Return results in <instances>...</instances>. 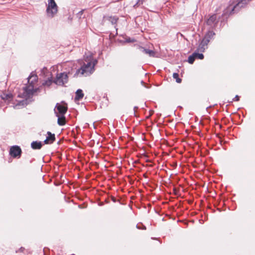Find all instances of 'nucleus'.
Listing matches in <instances>:
<instances>
[{
    "mask_svg": "<svg viewBox=\"0 0 255 255\" xmlns=\"http://www.w3.org/2000/svg\"><path fill=\"white\" fill-rule=\"evenodd\" d=\"M85 62L82 65L80 68L78 69L75 75L87 76L91 75L94 71V67L97 61L93 60L92 56L85 58Z\"/></svg>",
    "mask_w": 255,
    "mask_h": 255,
    "instance_id": "nucleus-1",
    "label": "nucleus"
},
{
    "mask_svg": "<svg viewBox=\"0 0 255 255\" xmlns=\"http://www.w3.org/2000/svg\"><path fill=\"white\" fill-rule=\"evenodd\" d=\"M251 0H237L236 3L232 2L224 10L223 15H226L234 13L239 10L242 7H245Z\"/></svg>",
    "mask_w": 255,
    "mask_h": 255,
    "instance_id": "nucleus-2",
    "label": "nucleus"
},
{
    "mask_svg": "<svg viewBox=\"0 0 255 255\" xmlns=\"http://www.w3.org/2000/svg\"><path fill=\"white\" fill-rule=\"evenodd\" d=\"M37 89L34 88V85L29 84L28 86L25 87L23 89V97L24 99L17 101V106H24L27 104V99L31 97L33 94L36 92Z\"/></svg>",
    "mask_w": 255,
    "mask_h": 255,
    "instance_id": "nucleus-3",
    "label": "nucleus"
},
{
    "mask_svg": "<svg viewBox=\"0 0 255 255\" xmlns=\"http://www.w3.org/2000/svg\"><path fill=\"white\" fill-rule=\"evenodd\" d=\"M58 6L54 0H48V3L46 8L47 16L53 17L57 13Z\"/></svg>",
    "mask_w": 255,
    "mask_h": 255,
    "instance_id": "nucleus-4",
    "label": "nucleus"
},
{
    "mask_svg": "<svg viewBox=\"0 0 255 255\" xmlns=\"http://www.w3.org/2000/svg\"><path fill=\"white\" fill-rule=\"evenodd\" d=\"M68 80V77L65 73L57 74L56 77L53 81V83L59 86H63L66 83Z\"/></svg>",
    "mask_w": 255,
    "mask_h": 255,
    "instance_id": "nucleus-5",
    "label": "nucleus"
},
{
    "mask_svg": "<svg viewBox=\"0 0 255 255\" xmlns=\"http://www.w3.org/2000/svg\"><path fill=\"white\" fill-rule=\"evenodd\" d=\"M218 23L217 19V15L216 14L210 15L209 17L206 20V23L207 25L211 26H215Z\"/></svg>",
    "mask_w": 255,
    "mask_h": 255,
    "instance_id": "nucleus-6",
    "label": "nucleus"
},
{
    "mask_svg": "<svg viewBox=\"0 0 255 255\" xmlns=\"http://www.w3.org/2000/svg\"><path fill=\"white\" fill-rule=\"evenodd\" d=\"M208 40L202 39V41L199 45L196 51L198 52H204L206 48H207Z\"/></svg>",
    "mask_w": 255,
    "mask_h": 255,
    "instance_id": "nucleus-7",
    "label": "nucleus"
},
{
    "mask_svg": "<svg viewBox=\"0 0 255 255\" xmlns=\"http://www.w3.org/2000/svg\"><path fill=\"white\" fill-rule=\"evenodd\" d=\"M0 97L7 104H9L13 99V95L11 93H2Z\"/></svg>",
    "mask_w": 255,
    "mask_h": 255,
    "instance_id": "nucleus-8",
    "label": "nucleus"
},
{
    "mask_svg": "<svg viewBox=\"0 0 255 255\" xmlns=\"http://www.w3.org/2000/svg\"><path fill=\"white\" fill-rule=\"evenodd\" d=\"M47 136L44 141L45 144H52L55 140V136L54 133H52L50 131L47 132Z\"/></svg>",
    "mask_w": 255,
    "mask_h": 255,
    "instance_id": "nucleus-9",
    "label": "nucleus"
},
{
    "mask_svg": "<svg viewBox=\"0 0 255 255\" xmlns=\"http://www.w3.org/2000/svg\"><path fill=\"white\" fill-rule=\"evenodd\" d=\"M56 107L58 113L62 115H64L67 112L68 110L67 106L60 105L59 104H57Z\"/></svg>",
    "mask_w": 255,
    "mask_h": 255,
    "instance_id": "nucleus-10",
    "label": "nucleus"
},
{
    "mask_svg": "<svg viewBox=\"0 0 255 255\" xmlns=\"http://www.w3.org/2000/svg\"><path fill=\"white\" fill-rule=\"evenodd\" d=\"M139 49L141 52L149 55L150 57H154L156 54L154 51L148 49H145L142 47H139Z\"/></svg>",
    "mask_w": 255,
    "mask_h": 255,
    "instance_id": "nucleus-11",
    "label": "nucleus"
},
{
    "mask_svg": "<svg viewBox=\"0 0 255 255\" xmlns=\"http://www.w3.org/2000/svg\"><path fill=\"white\" fill-rule=\"evenodd\" d=\"M37 76L36 74L31 73V75L28 78V82L29 84L34 85L37 81Z\"/></svg>",
    "mask_w": 255,
    "mask_h": 255,
    "instance_id": "nucleus-12",
    "label": "nucleus"
},
{
    "mask_svg": "<svg viewBox=\"0 0 255 255\" xmlns=\"http://www.w3.org/2000/svg\"><path fill=\"white\" fill-rule=\"evenodd\" d=\"M215 33L213 31H209L205 35L203 39L208 40V43L210 42V40L212 39L215 36Z\"/></svg>",
    "mask_w": 255,
    "mask_h": 255,
    "instance_id": "nucleus-13",
    "label": "nucleus"
},
{
    "mask_svg": "<svg viewBox=\"0 0 255 255\" xmlns=\"http://www.w3.org/2000/svg\"><path fill=\"white\" fill-rule=\"evenodd\" d=\"M84 93L81 89H78L76 92V96L75 97V101H79L81 100L84 97Z\"/></svg>",
    "mask_w": 255,
    "mask_h": 255,
    "instance_id": "nucleus-14",
    "label": "nucleus"
},
{
    "mask_svg": "<svg viewBox=\"0 0 255 255\" xmlns=\"http://www.w3.org/2000/svg\"><path fill=\"white\" fill-rule=\"evenodd\" d=\"M42 143L40 141H33L31 146L33 149H40L42 147Z\"/></svg>",
    "mask_w": 255,
    "mask_h": 255,
    "instance_id": "nucleus-15",
    "label": "nucleus"
},
{
    "mask_svg": "<svg viewBox=\"0 0 255 255\" xmlns=\"http://www.w3.org/2000/svg\"><path fill=\"white\" fill-rule=\"evenodd\" d=\"M58 117L57 123L59 126H64L66 124V118L64 115H62L61 117L57 115Z\"/></svg>",
    "mask_w": 255,
    "mask_h": 255,
    "instance_id": "nucleus-16",
    "label": "nucleus"
},
{
    "mask_svg": "<svg viewBox=\"0 0 255 255\" xmlns=\"http://www.w3.org/2000/svg\"><path fill=\"white\" fill-rule=\"evenodd\" d=\"M9 154L13 158H16V145L11 147L9 151Z\"/></svg>",
    "mask_w": 255,
    "mask_h": 255,
    "instance_id": "nucleus-17",
    "label": "nucleus"
},
{
    "mask_svg": "<svg viewBox=\"0 0 255 255\" xmlns=\"http://www.w3.org/2000/svg\"><path fill=\"white\" fill-rule=\"evenodd\" d=\"M173 77L176 80V81L178 83H180L182 82V79L179 77V74L177 73H174L173 74Z\"/></svg>",
    "mask_w": 255,
    "mask_h": 255,
    "instance_id": "nucleus-18",
    "label": "nucleus"
},
{
    "mask_svg": "<svg viewBox=\"0 0 255 255\" xmlns=\"http://www.w3.org/2000/svg\"><path fill=\"white\" fill-rule=\"evenodd\" d=\"M195 59H196L195 56L194 55V53H193L192 55H190L188 57V62L190 64H193V62H194Z\"/></svg>",
    "mask_w": 255,
    "mask_h": 255,
    "instance_id": "nucleus-19",
    "label": "nucleus"
},
{
    "mask_svg": "<svg viewBox=\"0 0 255 255\" xmlns=\"http://www.w3.org/2000/svg\"><path fill=\"white\" fill-rule=\"evenodd\" d=\"M194 53L196 58L199 59H203L204 58V55L202 53H199L198 52H194Z\"/></svg>",
    "mask_w": 255,
    "mask_h": 255,
    "instance_id": "nucleus-20",
    "label": "nucleus"
},
{
    "mask_svg": "<svg viewBox=\"0 0 255 255\" xmlns=\"http://www.w3.org/2000/svg\"><path fill=\"white\" fill-rule=\"evenodd\" d=\"M53 82V81L52 80V79H48L47 80L45 81L43 85L49 87L52 84Z\"/></svg>",
    "mask_w": 255,
    "mask_h": 255,
    "instance_id": "nucleus-21",
    "label": "nucleus"
},
{
    "mask_svg": "<svg viewBox=\"0 0 255 255\" xmlns=\"http://www.w3.org/2000/svg\"><path fill=\"white\" fill-rule=\"evenodd\" d=\"M21 153V150L19 146H17V158H19Z\"/></svg>",
    "mask_w": 255,
    "mask_h": 255,
    "instance_id": "nucleus-22",
    "label": "nucleus"
},
{
    "mask_svg": "<svg viewBox=\"0 0 255 255\" xmlns=\"http://www.w3.org/2000/svg\"><path fill=\"white\" fill-rule=\"evenodd\" d=\"M84 10L82 9L81 11H80L77 14V16L80 19L81 18L82 15H83L84 13Z\"/></svg>",
    "mask_w": 255,
    "mask_h": 255,
    "instance_id": "nucleus-23",
    "label": "nucleus"
},
{
    "mask_svg": "<svg viewBox=\"0 0 255 255\" xmlns=\"http://www.w3.org/2000/svg\"><path fill=\"white\" fill-rule=\"evenodd\" d=\"M110 20L112 21V23H116V22L118 20V18L115 17L111 16L110 17Z\"/></svg>",
    "mask_w": 255,
    "mask_h": 255,
    "instance_id": "nucleus-24",
    "label": "nucleus"
},
{
    "mask_svg": "<svg viewBox=\"0 0 255 255\" xmlns=\"http://www.w3.org/2000/svg\"><path fill=\"white\" fill-rule=\"evenodd\" d=\"M233 100L235 101H239L240 100V97L238 95H236L234 98Z\"/></svg>",
    "mask_w": 255,
    "mask_h": 255,
    "instance_id": "nucleus-25",
    "label": "nucleus"
},
{
    "mask_svg": "<svg viewBox=\"0 0 255 255\" xmlns=\"http://www.w3.org/2000/svg\"><path fill=\"white\" fill-rule=\"evenodd\" d=\"M144 1V0H138V1L137 2L136 4H142Z\"/></svg>",
    "mask_w": 255,
    "mask_h": 255,
    "instance_id": "nucleus-26",
    "label": "nucleus"
},
{
    "mask_svg": "<svg viewBox=\"0 0 255 255\" xmlns=\"http://www.w3.org/2000/svg\"><path fill=\"white\" fill-rule=\"evenodd\" d=\"M112 200H113V202H116V198H115L114 197H112Z\"/></svg>",
    "mask_w": 255,
    "mask_h": 255,
    "instance_id": "nucleus-27",
    "label": "nucleus"
},
{
    "mask_svg": "<svg viewBox=\"0 0 255 255\" xmlns=\"http://www.w3.org/2000/svg\"><path fill=\"white\" fill-rule=\"evenodd\" d=\"M8 162H11V160H10L9 159V161H8Z\"/></svg>",
    "mask_w": 255,
    "mask_h": 255,
    "instance_id": "nucleus-28",
    "label": "nucleus"
},
{
    "mask_svg": "<svg viewBox=\"0 0 255 255\" xmlns=\"http://www.w3.org/2000/svg\"><path fill=\"white\" fill-rule=\"evenodd\" d=\"M130 41H131V42H134V40H131Z\"/></svg>",
    "mask_w": 255,
    "mask_h": 255,
    "instance_id": "nucleus-29",
    "label": "nucleus"
}]
</instances>
